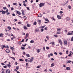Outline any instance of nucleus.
<instances>
[{"label":"nucleus","mask_w":73,"mask_h":73,"mask_svg":"<svg viewBox=\"0 0 73 73\" xmlns=\"http://www.w3.org/2000/svg\"><path fill=\"white\" fill-rule=\"evenodd\" d=\"M54 54H56V55H57V53L56 52H54Z\"/></svg>","instance_id":"680f3d73"},{"label":"nucleus","mask_w":73,"mask_h":73,"mask_svg":"<svg viewBox=\"0 0 73 73\" xmlns=\"http://www.w3.org/2000/svg\"><path fill=\"white\" fill-rule=\"evenodd\" d=\"M68 50L66 51V54H68Z\"/></svg>","instance_id":"338daca9"},{"label":"nucleus","mask_w":73,"mask_h":73,"mask_svg":"<svg viewBox=\"0 0 73 73\" xmlns=\"http://www.w3.org/2000/svg\"><path fill=\"white\" fill-rule=\"evenodd\" d=\"M61 34V33L60 32H58V31L56 33V34Z\"/></svg>","instance_id":"a18cd8bd"},{"label":"nucleus","mask_w":73,"mask_h":73,"mask_svg":"<svg viewBox=\"0 0 73 73\" xmlns=\"http://www.w3.org/2000/svg\"><path fill=\"white\" fill-rule=\"evenodd\" d=\"M40 67L39 66H37V67H36V68H40Z\"/></svg>","instance_id":"774afa93"},{"label":"nucleus","mask_w":73,"mask_h":73,"mask_svg":"<svg viewBox=\"0 0 73 73\" xmlns=\"http://www.w3.org/2000/svg\"><path fill=\"white\" fill-rule=\"evenodd\" d=\"M71 41H73V36H72V38L71 39Z\"/></svg>","instance_id":"c9c22d12"},{"label":"nucleus","mask_w":73,"mask_h":73,"mask_svg":"<svg viewBox=\"0 0 73 73\" xmlns=\"http://www.w3.org/2000/svg\"><path fill=\"white\" fill-rule=\"evenodd\" d=\"M67 63H70V62H72V61H70V60H67Z\"/></svg>","instance_id":"c756f323"},{"label":"nucleus","mask_w":73,"mask_h":73,"mask_svg":"<svg viewBox=\"0 0 73 73\" xmlns=\"http://www.w3.org/2000/svg\"><path fill=\"white\" fill-rule=\"evenodd\" d=\"M4 48H7V47H6V46L4 45H2L1 46V48L2 49H4Z\"/></svg>","instance_id":"7ed1b4c3"},{"label":"nucleus","mask_w":73,"mask_h":73,"mask_svg":"<svg viewBox=\"0 0 73 73\" xmlns=\"http://www.w3.org/2000/svg\"><path fill=\"white\" fill-rule=\"evenodd\" d=\"M14 9V8H13V7H12L11 8V11H13Z\"/></svg>","instance_id":"ea45409f"},{"label":"nucleus","mask_w":73,"mask_h":73,"mask_svg":"<svg viewBox=\"0 0 73 73\" xmlns=\"http://www.w3.org/2000/svg\"><path fill=\"white\" fill-rule=\"evenodd\" d=\"M3 68H7V66H3Z\"/></svg>","instance_id":"3c124183"},{"label":"nucleus","mask_w":73,"mask_h":73,"mask_svg":"<svg viewBox=\"0 0 73 73\" xmlns=\"http://www.w3.org/2000/svg\"><path fill=\"white\" fill-rule=\"evenodd\" d=\"M27 26L28 27H30V25H29V24H28L27 25Z\"/></svg>","instance_id":"603ef678"},{"label":"nucleus","mask_w":73,"mask_h":73,"mask_svg":"<svg viewBox=\"0 0 73 73\" xmlns=\"http://www.w3.org/2000/svg\"><path fill=\"white\" fill-rule=\"evenodd\" d=\"M53 54L51 53L50 54V56H53Z\"/></svg>","instance_id":"13d9d810"},{"label":"nucleus","mask_w":73,"mask_h":73,"mask_svg":"<svg viewBox=\"0 0 73 73\" xmlns=\"http://www.w3.org/2000/svg\"><path fill=\"white\" fill-rule=\"evenodd\" d=\"M68 3V1H66V2L65 3V4H64V5H66V4L67 3Z\"/></svg>","instance_id":"4d7b16f0"},{"label":"nucleus","mask_w":73,"mask_h":73,"mask_svg":"<svg viewBox=\"0 0 73 73\" xmlns=\"http://www.w3.org/2000/svg\"><path fill=\"white\" fill-rule=\"evenodd\" d=\"M21 42L20 41L18 42L19 44H21Z\"/></svg>","instance_id":"69168bd1"},{"label":"nucleus","mask_w":73,"mask_h":73,"mask_svg":"<svg viewBox=\"0 0 73 73\" xmlns=\"http://www.w3.org/2000/svg\"><path fill=\"white\" fill-rule=\"evenodd\" d=\"M68 8H69V9H71V6H70V5H68Z\"/></svg>","instance_id":"bb28decb"},{"label":"nucleus","mask_w":73,"mask_h":73,"mask_svg":"<svg viewBox=\"0 0 73 73\" xmlns=\"http://www.w3.org/2000/svg\"><path fill=\"white\" fill-rule=\"evenodd\" d=\"M19 61H24V60H23V59H19Z\"/></svg>","instance_id":"e433bc0d"},{"label":"nucleus","mask_w":73,"mask_h":73,"mask_svg":"<svg viewBox=\"0 0 73 73\" xmlns=\"http://www.w3.org/2000/svg\"><path fill=\"white\" fill-rule=\"evenodd\" d=\"M59 13H60V14L61 13V14H62V13H63V12H62V11H60V12Z\"/></svg>","instance_id":"37998d69"},{"label":"nucleus","mask_w":73,"mask_h":73,"mask_svg":"<svg viewBox=\"0 0 73 73\" xmlns=\"http://www.w3.org/2000/svg\"><path fill=\"white\" fill-rule=\"evenodd\" d=\"M38 17H41V14H39L38 15Z\"/></svg>","instance_id":"c85d7f7f"},{"label":"nucleus","mask_w":73,"mask_h":73,"mask_svg":"<svg viewBox=\"0 0 73 73\" xmlns=\"http://www.w3.org/2000/svg\"><path fill=\"white\" fill-rule=\"evenodd\" d=\"M73 35V33H69V32H68L67 34V35Z\"/></svg>","instance_id":"4468645a"},{"label":"nucleus","mask_w":73,"mask_h":73,"mask_svg":"<svg viewBox=\"0 0 73 73\" xmlns=\"http://www.w3.org/2000/svg\"><path fill=\"white\" fill-rule=\"evenodd\" d=\"M10 49H12V50H13V49H14V48H13V47H10Z\"/></svg>","instance_id":"4c0bfd02"},{"label":"nucleus","mask_w":73,"mask_h":73,"mask_svg":"<svg viewBox=\"0 0 73 73\" xmlns=\"http://www.w3.org/2000/svg\"><path fill=\"white\" fill-rule=\"evenodd\" d=\"M68 57H72V53H70L68 55Z\"/></svg>","instance_id":"393cba45"},{"label":"nucleus","mask_w":73,"mask_h":73,"mask_svg":"<svg viewBox=\"0 0 73 73\" xmlns=\"http://www.w3.org/2000/svg\"><path fill=\"white\" fill-rule=\"evenodd\" d=\"M11 58L14 60V61L15 60V58L14 57H11Z\"/></svg>","instance_id":"49530a36"},{"label":"nucleus","mask_w":73,"mask_h":73,"mask_svg":"<svg viewBox=\"0 0 73 73\" xmlns=\"http://www.w3.org/2000/svg\"><path fill=\"white\" fill-rule=\"evenodd\" d=\"M23 28L24 29H25V30H27V29H28V28H27V27L25 26H23Z\"/></svg>","instance_id":"6e6552de"},{"label":"nucleus","mask_w":73,"mask_h":73,"mask_svg":"<svg viewBox=\"0 0 73 73\" xmlns=\"http://www.w3.org/2000/svg\"><path fill=\"white\" fill-rule=\"evenodd\" d=\"M21 49H23V50H24L25 49V47H21Z\"/></svg>","instance_id":"473e14b6"},{"label":"nucleus","mask_w":73,"mask_h":73,"mask_svg":"<svg viewBox=\"0 0 73 73\" xmlns=\"http://www.w3.org/2000/svg\"><path fill=\"white\" fill-rule=\"evenodd\" d=\"M26 45H27V44H24L23 45H22L23 46H26Z\"/></svg>","instance_id":"6e6d98bb"},{"label":"nucleus","mask_w":73,"mask_h":73,"mask_svg":"<svg viewBox=\"0 0 73 73\" xmlns=\"http://www.w3.org/2000/svg\"><path fill=\"white\" fill-rule=\"evenodd\" d=\"M27 10H28V11H29V10H30V9H29V7H26Z\"/></svg>","instance_id":"09e8293b"},{"label":"nucleus","mask_w":73,"mask_h":73,"mask_svg":"<svg viewBox=\"0 0 73 73\" xmlns=\"http://www.w3.org/2000/svg\"><path fill=\"white\" fill-rule=\"evenodd\" d=\"M66 20H67V21H69V20H70V18L68 17H67L66 18Z\"/></svg>","instance_id":"2eb2a0df"},{"label":"nucleus","mask_w":73,"mask_h":73,"mask_svg":"<svg viewBox=\"0 0 73 73\" xmlns=\"http://www.w3.org/2000/svg\"><path fill=\"white\" fill-rule=\"evenodd\" d=\"M13 5H14L17 6V4L16 3H13Z\"/></svg>","instance_id":"72a5a7b5"},{"label":"nucleus","mask_w":73,"mask_h":73,"mask_svg":"<svg viewBox=\"0 0 73 73\" xmlns=\"http://www.w3.org/2000/svg\"><path fill=\"white\" fill-rule=\"evenodd\" d=\"M40 50H41L40 49H38L37 50V53H39V52H40Z\"/></svg>","instance_id":"b1692460"},{"label":"nucleus","mask_w":73,"mask_h":73,"mask_svg":"<svg viewBox=\"0 0 73 73\" xmlns=\"http://www.w3.org/2000/svg\"><path fill=\"white\" fill-rule=\"evenodd\" d=\"M7 66H8V67L9 68H10L11 66V64H7Z\"/></svg>","instance_id":"4be33fe9"},{"label":"nucleus","mask_w":73,"mask_h":73,"mask_svg":"<svg viewBox=\"0 0 73 73\" xmlns=\"http://www.w3.org/2000/svg\"><path fill=\"white\" fill-rule=\"evenodd\" d=\"M34 41L33 40H31V41H30V42L31 43H34Z\"/></svg>","instance_id":"a878e982"},{"label":"nucleus","mask_w":73,"mask_h":73,"mask_svg":"<svg viewBox=\"0 0 73 73\" xmlns=\"http://www.w3.org/2000/svg\"><path fill=\"white\" fill-rule=\"evenodd\" d=\"M46 38H47V40H49V37H48V36H46Z\"/></svg>","instance_id":"0e129e2a"},{"label":"nucleus","mask_w":73,"mask_h":73,"mask_svg":"<svg viewBox=\"0 0 73 73\" xmlns=\"http://www.w3.org/2000/svg\"><path fill=\"white\" fill-rule=\"evenodd\" d=\"M23 18V19H27V17H26V16H24Z\"/></svg>","instance_id":"864d4df0"},{"label":"nucleus","mask_w":73,"mask_h":73,"mask_svg":"<svg viewBox=\"0 0 73 73\" xmlns=\"http://www.w3.org/2000/svg\"><path fill=\"white\" fill-rule=\"evenodd\" d=\"M57 17L59 19H61V17L60 15H57Z\"/></svg>","instance_id":"ddd939ff"},{"label":"nucleus","mask_w":73,"mask_h":73,"mask_svg":"<svg viewBox=\"0 0 73 73\" xmlns=\"http://www.w3.org/2000/svg\"><path fill=\"white\" fill-rule=\"evenodd\" d=\"M21 11L22 12V14L23 15V16H24L25 15V14H24V11L23 10H21Z\"/></svg>","instance_id":"dca6fc26"},{"label":"nucleus","mask_w":73,"mask_h":73,"mask_svg":"<svg viewBox=\"0 0 73 73\" xmlns=\"http://www.w3.org/2000/svg\"><path fill=\"white\" fill-rule=\"evenodd\" d=\"M16 13H17V14H18V15H21V13H20L18 11H17Z\"/></svg>","instance_id":"9d476101"},{"label":"nucleus","mask_w":73,"mask_h":73,"mask_svg":"<svg viewBox=\"0 0 73 73\" xmlns=\"http://www.w3.org/2000/svg\"><path fill=\"white\" fill-rule=\"evenodd\" d=\"M66 69L67 70H70V67H67L66 68Z\"/></svg>","instance_id":"9b49d317"},{"label":"nucleus","mask_w":73,"mask_h":73,"mask_svg":"<svg viewBox=\"0 0 73 73\" xmlns=\"http://www.w3.org/2000/svg\"><path fill=\"white\" fill-rule=\"evenodd\" d=\"M39 31V29H35V33H36L37 32H38Z\"/></svg>","instance_id":"0eeeda50"},{"label":"nucleus","mask_w":73,"mask_h":73,"mask_svg":"<svg viewBox=\"0 0 73 73\" xmlns=\"http://www.w3.org/2000/svg\"><path fill=\"white\" fill-rule=\"evenodd\" d=\"M64 45H67V41H66V40L64 41Z\"/></svg>","instance_id":"f8f14e48"},{"label":"nucleus","mask_w":73,"mask_h":73,"mask_svg":"<svg viewBox=\"0 0 73 73\" xmlns=\"http://www.w3.org/2000/svg\"><path fill=\"white\" fill-rule=\"evenodd\" d=\"M36 24H37V22H36L35 21L34 22L33 25H36Z\"/></svg>","instance_id":"6ab92c4d"},{"label":"nucleus","mask_w":73,"mask_h":73,"mask_svg":"<svg viewBox=\"0 0 73 73\" xmlns=\"http://www.w3.org/2000/svg\"><path fill=\"white\" fill-rule=\"evenodd\" d=\"M5 51L7 53H9V52H10V50H9V49H6L5 50Z\"/></svg>","instance_id":"1a4fd4ad"},{"label":"nucleus","mask_w":73,"mask_h":73,"mask_svg":"<svg viewBox=\"0 0 73 73\" xmlns=\"http://www.w3.org/2000/svg\"><path fill=\"white\" fill-rule=\"evenodd\" d=\"M40 31H41V32H43V31H44V29H41V30H40Z\"/></svg>","instance_id":"bf43d9fd"},{"label":"nucleus","mask_w":73,"mask_h":73,"mask_svg":"<svg viewBox=\"0 0 73 73\" xmlns=\"http://www.w3.org/2000/svg\"><path fill=\"white\" fill-rule=\"evenodd\" d=\"M3 8L4 9H7V7H3Z\"/></svg>","instance_id":"7c9ffc66"},{"label":"nucleus","mask_w":73,"mask_h":73,"mask_svg":"<svg viewBox=\"0 0 73 73\" xmlns=\"http://www.w3.org/2000/svg\"><path fill=\"white\" fill-rule=\"evenodd\" d=\"M44 5H44V3H40L39 5V8H41L42 6H44Z\"/></svg>","instance_id":"f257e3e1"},{"label":"nucleus","mask_w":73,"mask_h":73,"mask_svg":"<svg viewBox=\"0 0 73 73\" xmlns=\"http://www.w3.org/2000/svg\"><path fill=\"white\" fill-rule=\"evenodd\" d=\"M45 20L46 21H48V22H49V20H48V19H45Z\"/></svg>","instance_id":"f704fd0d"},{"label":"nucleus","mask_w":73,"mask_h":73,"mask_svg":"<svg viewBox=\"0 0 73 73\" xmlns=\"http://www.w3.org/2000/svg\"><path fill=\"white\" fill-rule=\"evenodd\" d=\"M0 12L1 13V12H2V14H3V15H5V14L6 13H5V11H3V10H1L0 11Z\"/></svg>","instance_id":"f03ea898"},{"label":"nucleus","mask_w":73,"mask_h":73,"mask_svg":"<svg viewBox=\"0 0 73 73\" xmlns=\"http://www.w3.org/2000/svg\"><path fill=\"white\" fill-rule=\"evenodd\" d=\"M28 36H29L28 33H27L26 34V36L28 37Z\"/></svg>","instance_id":"79ce46f5"},{"label":"nucleus","mask_w":73,"mask_h":73,"mask_svg":"<svg viewBox=\"0 0 73 73\" xmlns=\"http://www.w3.org/2000/svg\"><path fill=\"white\" fill-rule=\"evenodd\" d=\"M61 29L59 28H58L57 29V31H61Z\"/></svg>","instance_id":"5701e85b"},{"label":"nucleus","mask_w":73,"mask_h":73,"mask_svg":"<svg viewBox=\"0 0 73 73\" xmlns=\"http://www.w3.org/2000/svg\"><path fill=\"white\" fill-rule=\"evenodd\" d=\"M51 67H53V66H54V64L53 63H52L51 64Z\"/></svg>","instance_id":"f3484780"},{"label":"nucleus","mask_w":73,"mask_h":73,"mask_svg":"<svg viewBox=\"0 0 73 73\" xmlns=\"http://www.w3.org/2000/svg\"><path fill=\"white\" fill-rule=\"evenodd\" d=\"M5 13H7V15H9L10 14V13L9 12H8V9H7L5 11Z\"/></svg>","instance_id":"20e7f679"},{"label":"nucleus","mask_w":73,"mask_h":73,"mask_svg":"<svg viewBox=\"0 0 73 73\" xmlns=\"http://www.w3.org/2000/svg\"><path fill=\"white\" fill-rule=\"evenodd\" d=\"M54 36H55L56 37H58V36L57 35H54Z\"/></svg>","instance_id":"052dcab7"},{"label":"nucleus","mask_w":73,"mask_h":73,"mask_svg":"<svg viewBox=\"0 0 73 73\" xmlns=\"http://www.w3.org/2000/svg\"><path fill=\"white\" fill-rule=\"evenodd\" d=\"M16 69L17 70L19 69V66H17L16 67Z\"/></svg>","instance_id":"aec40b11"},{"label":"nucleus","mask_w":73,"mask_h":73,"mask_svg":"<svg viewBox=\"0 0 73 73\" xmlns=\"http://www.w3.org/2000/svg\"><path fill=\"white\" fill-rule=\"evenodd\" d=\"M21 23H22L21 22H18V24H19V25L21 24Z\"/></svg>","instance_id":"8fccbe9b"},{"label":"nucleus","mask_w":73,"mask_h":73,"mask_svg":"<svg viewBox=\"0 0 73 73\" xmlns=\"http://www.w3.org/2000/svg\"><path fill=\"white\" fill-rule=\"evenodd\" d=\"M8 28L9 29V30H11V28L10 27H9Z\"/></svg>","instance_id":"c03bdc74"},{"label":"nucleus","mask_w":73,"mask_h":73,"mask_svg":"<svg viewBox=\"0 0 73 73\" xmlns=\"http://www.w3.org/2000/svg\"><path fill=\"white\" fill-rule=\"evenodd\" d=\"M45 27V26H41L40 27L41 29L42 28V29H43Z\"/></svg>","instance_id":"cd10ccee"},{"label":"nucleus","mask_w":73,"mask_h":73,"mask_svg":"<svg viewBox=\"0 0 73 73\" xmlns=\"http://www.w3.org/2000/svg\"><path fill=\"white\" fill-rule=\"evenodd\" d=\"M30 62H32V61H33V59H30Z\"/></svg>","instance_id":"de8ad7c7"},{"label":"nucleus","mask_w":73,"mask_h":73,"mask_svg":"<svg viewBox=\"0 0 73 73\" xmlns=\"http://www.w3.org/2000/svg\"><path fill=\"white\" fill-rule=\"evenodd\" d=\"M38 22L39 23H41V21L39 20H38Z\"/></svg>","instance_id":"5fc2aeb1"},{"label":"nucleus","mask_w":73,"mask_h":73,"mask_svg":"<svg viewBox=\"0 0 73 73\" xmlns=\"http://www.w3.org/2000/svg\"><path fill=\"white\" fill-rule=\"evenodd\" d=\"M23 5L25 6V7H27V5H26V4L25 3H23Z\"/></svg>","instance_id":"a19ab883"},{"label":"nucleus","mask_w":73,"mask_h":73,"mask_svg":"<svg viewBox=\"0 0 73 73\" xmlns=\"http://www.w3.org/2000/svg\"><path fill=\"white\" fill-rule=\"evenodd\" d=\"M46 49H47V50H48V49H49V47H47L46 46Z\"/></svg>","instance_id":"58836bf2"},{"label":"nucleus","mask_w":73,"mask_h":73,"mask_svg":"<svg viewBox=\"0 0 73 73\" xmlns=\"http://www.w3.org/2000/svg\"><path fill=\"white\" fill-rule=\"evenodd\" d=\"M6 73H11V71L9 69L6 70Z\"/></svg>","instance_id":"423d86ee"},{"label":"nucleus","mask_w":73,"mask_h":73,"mask_svg":"<svg viewBox=\"0 0 73 73\" xmlns=\"http://www.w3.org/2000/svg\"><path fill=\"white\" fill-rule=\"evenodd\" d=\"M26 56H27V57H30V55H29L28 54H26Z\"/></svg>","instance_id":"a211bd4d"},{"label":"nucleus","mask_w":73,"mask_h":73,"mask_svg":"<svg viewBox=\"0 0 73 73\" xmlns=\"http://www.w3.org/2000/svg\"><path fill=\"white\" fill-rule=\"evenodd\" d=\"M0 37H3V34L2 33H1L0 34Z\"/></svg>","instance_id":"412c9836"},{"label":"nucleus","mask_w":73,"mask_h":73,"mask_svg":"<svg viewBox=\"0 0 73 73\" xmlns=\"http://www.w3.org/2000/svg\"><path fill=\"white\" fill-rule=\"evenodd\" d=\"M51 44L52 45H54V42H51Z\"/></svg>","instance_id":"2f4dec72"},{"label":"nucleus","mask_w":73,"mask_h":73,"mask_svg":"<svg viewBox=\"0 0 73 73\" xmlns=\"http://www.w3.org/2000/svg\"><path fill=\"white\" fill-rule=\"evenodd\" d=\"M58 42L59 43H60V44L61 45H62V42L61 41V40H60L59 39L58 40Z\"/></svg>","instance_id":"39448f33"},{"label":"nucleus","mask_w":73,"mask_h":73,"mask_svg":"<svg viewBox=\"0 0 73 73\" xmlns=\"http://www.w3.org/2000/svg\"><path fill=\"white\" fill-rule=\"evenodd\" d=\"M38 1H39L38 0H36V3H38Z\"/></svg>","instance_id":"e2e57ef3"}]
</instances>
